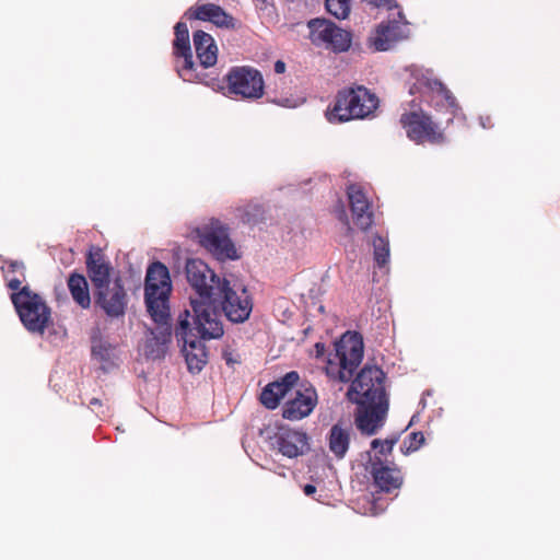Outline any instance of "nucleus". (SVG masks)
Masks as SVG:
<instances>
[{
	"mask_svg": "<svg viewBox=\"0 0 560 560\" xmlns=\"http://www.w3.org/2000/svg\"><path fill=\"white\" fill-rule=\"evenodd\" d=\"M380 100L368 88L355 85L345 88L335 96L334 103L326 109L325 116L331 124L370 119L378 108Z\"/></svg>",
	"mask_w": 560,
	"mask_h": 560,
	"instance_id": "obj_1",
	"label": "nucleus"
},
{
	"mask_svg": "<svg viewBox=\"0 0 560 560\" xmlns=\"http://www.w3.org/2000/svg\"><path fill=\"white\" fill-rule=\"evenodd\" d=\"M363 352L362 336L355 331H347L335 342V353L328 355L326 375L332 381L350 382L363 360Z\"/></svg>",
	"mask_w": 560,
	"mask_h": 560,
	"instance_id": "obj_2",
	"label": "nucleus"
},
{
	"mask_svg": "<svg viewBox=\"0 0 560 560\" xmlns=\"http://www.w3.org/2000/svg\"><path fill=\"white\" fill-rule=\"evenodd\" d=\"M172 282L167 267L161 261L152 262L147 270L144 300L148 313L154 322H163L170 316V294Z\"/></svg>",
	"mask_w": 560,
	"mask_h": 560,
	"instance_id": "obj_3",
	"label": "nucleus"
},
{
	"mask_svg": "<svg viewBox=\"0 0 560 560\" xmlns=\"http://www.w3.org/2000/svg\"><path fill=\"white\" fill-rule=\"evenodd\" d=\"M10 298L24 327L30 332L43 335L51 323V310L45 300L28 285L13 292Z\"/></svg>",
	"mask_w": 560,
	"mask_h": 560,
	"instance_id": "obj_4",
	"label": "nucleus"
},
{
	"mask_svg": "<svg viewBox=\"0 0 560 560\" xmlns=\"http://www.w3.org/2000/svg\"><path fill=\"white\" fill-rule=\"evenodd\" d=\"M347 396L355 404H371L387 399L385 373L376 365L365 364L352 380Z\"/></svg>",
	"mask_w": 560,
	"mask_h": 560,
	"instance_id": "obj_5",
	"label": "nucleus"
},
{
	"mask_svg": "<svg viewBox=\"0 0 560 560\" xmlns=\"http://www.w3.org/2000/svg\"><path fill=\"white\" fill-rule=\"evenodd\" d=\"M214 300L190 299L192 314L189 313L190 328L200 339H219L223 336V323Z\"/></svg>",
	"mask_w": 560,
	"mask_h": 560,
	"instance_id": "obj_6",
	"label": "nucleus"
},
{
	"mask_svg": "<svg viewBox=\"0 0 560 560\" xmlns=\"http://www.w3.org/2000/svg\"><path fill=\"white\" fill-rule=\"evenodd\" d=\"M213 300L221 306L225 317L234 324L246 322L253 311V300L247 289L232 287L225 278L221 288H217Z\"/></svg>",
	"mask_w": 560,
	"mask_h": 560,
	"instance_id": "obj_7",
	"label": "nucleus"
},
{
	"mask_svg": "<svg viewBox=\"0 0 560 560\" xmlns=\"http://www.w3.org/2000/svg\"><path fill=\"white\" fill-rule=\"evenodd\" d=\"M200 245L217 259H237L236 248L230 238L229 228L220 220L211 219L208 223L197 228Z\"/></svg>",
	"mask_w": 560,
	"mask_h": 560,
	"instance_id": "obj_8",
	"label": "nucleus"
},
{
	"mask_svg": "<svg viewBox=\"0 0 560 560\" xmlns=\"http://www.w3.org/2000/svg\"><path fill=\"white\" fill-rule=\"evenodd\" d=\"M175 337L183 343V352L189 372L199 373L207 363L208 352L203 339L192 332L189 322V311L185 310L178 316Z\"/></svg>",
	"mask_w": 560,
	"mask_h": 560,
	"instance_id": "obj_9",
	"label": "nucleus"
},
{
	"mask_svg": "<svg viewBox=\"0 0 560 560\" xmlns=\"http://www.w3.org/2000/svg\"><path fill=\"white\" fill-rule=\"evenodd\" d=\"M225 81L229 92L242 98L257 100L264 95L262 75L253 67H232L225 75Z\"/></svg>",
	"mask_w": 560,
	"mask_h": 560,
	"instance_id": "obj_10",
	"label": "nucleus"
},
{
	"mask_svg": "<svg viewBox=\"0 0 560 560\" xmlns=\"http://www.w3.org/2000/svg\"><path fill=\"white\" fill-rule=\"evenodd\" d=\"M400 124L409 139L417 143H442L444 135L431 117L423 112H409L400 117Z\"/></svg>",
	"mask_w": 560,
	"mask_h": 560,
	"instance_id": "obj_11",
	"label": "nucleus"
},
{
	"mask_svg": "<svg viewBox=\"0 0 560 560\" xmlns=\"http://www.w3.org/2000/svg\"><path fill=\"white\" fill-rule=\"evenodd\" d=\"M291 396L282 407V417L290 421H298L310 416L318 402V395L311 383L295 385Z\"/></svg>",
	"mask_w": 560,
	"mask_h": 560,
	"instance_id": "obj_12",
	"label": "nucleus"
},
{
	"mask_svg": "<svg viewBox=\"0 0 560 560\" xmlns=\"http://www.w3.org/2000/svg\"><path fill=\"white\" fill-rule=\"evenodd\" d=\"M186 278L198 294L197 299L213 300L217 288H221V283H223V279L218 277L214 271L200 259L187 260Z\"/></svg>",
	"mask_w": 560,
	"mask_h": 560,
	"instance_id": "obj_13",
	"label": "nucleus"
},
{
	"mask_svg": "<svg viewBox=\"0 0 560 560\" xmlns=\"http://www.w3.org/2000/svg\"><path fill=\"white\" fill-rule=\"evenodd\" d=\"M94 299L95 305L108 317L118 318L126 313L128 294L120 277H116L113 282L96 289Z\"/></svg>",
	"mask_w": 560,
	"mask_h": 560,
	"instance_id": "obj_14",
	"label": "nucleus"
},
{
	"mask_svg": "<svg viewBox=\"0 0 560 560\" xmlns=\"http://www.w3.org/2000/svg\"><path fill=\"white\" fill-rule=\"evenodd\" d=\"M175 38L173 40V55L177 59H183L182 65H177V72L185 81H194L197 79L195 73V62L192 58L189 30L185 22H177L174 27Z\"/></svg>",
	"mask_w": 560,
	"mask_h": 560,
	"instance_id": "obj_15",
	"label": "nucleus"
},
{
	"mask_svg": "<svg viewBox=\"0 0 560 560\" xmlns=\"http://www.w3.org/2000/svg\"><path fill=\"white\" fill-rule=\"evenodd\" d=\"M373 479V485L385 493L398 490L404 482L401 470L393 465L383 462L380 457L371 458L366 467Z\"/></svg>",
	"mask_w": 560,
	"mask_h": 560,
	"instance_id": "obj_16",
	"label": "nucleus"
},
{
	"mask_svg": "<svg viewBox=\"0 0 560 560\" xmlns=\"http://www.w3.org/2000/svg\"><path fill=\"white\" fill-rule=\"evenodd\" d=\"M271 445L288 458L302 456L310 450L307 434L290 428H279L271 438Z\"/></svg>",
	"mask_w": 560,
	"mask_h": 560,
	"instance_id": "obj_17",
	"label": "nucleus"
},
{
	"mask_svg": "<svg viewBox=\"0 0 560 560\" xmlns=\"http://www.w3.org/2000/svg\"><path fill=\"white\" fill-rule=\"evenodd\" d=\"M359 406L355 415V425L361 433L373 435L383 427L387 410L388 399L371 404H357Z\"/></svg>",
	"mask_w": 560,
	"mask_h": 560,
	"instance_id": "obj_18",
	"label": "nucleus"
},
{
	"mask_svg": "<svg viewBox=\"0 0 560 560\" xmlns=\"http://www.w3.org/2000/svg\"><path fill=\"white\" fill-rule=\"evenodd\" d=\"M189 20L211 22L217 27L236 30L241 23L228 13L223 8L214 3H196L185 12Z\"/></svg>",
	"mask_w": 560,
	"mask_h": 560,
	"instance_id": "obj_19",
	"label": "nucleus"
},
{
	"mask_svg": "<svg viewBox=\"0 0 560 560\" xmlns=\"http://www.w3.org/2000/svg\"><path fill=\"white\" fill-rule=\"evenodd\" d=\"M347 196L354 224L360 230L368 231L374 222V214L366 194L361 186L352 184L347 189Z\"/></svg>",
	"mask_w": 560,
	"mask_h": 560,
	"instance_id": "obj_20",
	"label": "nucleus"
},
{
	"mask_svg": "<svg viewBox=\"0 0 560 560\" xmlns=\"http://www.w3.org/2000/svg\"><path fill=\"white\" fill-rule=\"evenodd\" d=\"M299 381V373L291 371L280 380L268 384L260 394L261 404L268 409H276L279 406L280 400L292 392Z\"/></svg>",
	"mask_w": 560,
	"mask_h": 560,
	"instance_id": "obj_21",
	"label": "nucleus"
},
{
	"mask_svg": "<svg viewBox=\"0 0 560 560\" xmlns=\"http://www.w3.org/2000/svg\"><path fill=\"white\" fill-rule=\"evenodd\" d=\"M86 270L94 289L113 282L110 280L112 266L106 260L101 248H93L86 256Z\"/></svg>",
	"mask_w": 560,
	"mask_h": 560,
	"instance_id": "obj_22",
	"label": "nucleus"
},
{
	"mask_svg": "<svg viewBox=\"0 0 560 560\" xmlns=\"http://www.w3.org/2000/svg\"><path fill=\"white\" fill-rule=\"evenodd\" d=\"M168 319L170 316L163 322H155L158 327L155 330H151L152 337L147 340L144 347L147 358L156 360L165 357L172 338V328Z\"/></svg>",
	"mask_w": 560,
	"mask_h": 560,
	"instance_id": "obj_23",
	"label": "nucleus"
},
{
	"mask_svg": "<svg viewBox=\"0 0 560 560\" xmlns=\"http://www.w3.org/2000/svg\"><path fill=\"white\" fill-rule=\"evenodd\" d=\"M408 37V28L406 25L397 21L382 23L376 28L373 45L376 50L385 51L390 49L396 43Z\"/></svg>",
	"mask_w": 560,
	"mask_h": 560,
	"instance_id": "obj_24",
	"label": "nucleus"
},
{
	"mask_svg": "<svg viewBox=\"0 0 560 560\" xmlns=\"http://www.w3.org/2000/svg\"><path fill=\"white\" fill-rule=\"evenodd\" d=\"M196 56L203 68L213 67L218 61V46L213 37L205 31H196L192 34Z\"/></svg>",
	"mask_w": 560,
	"mask_h": 560,
	"instance_id": "obj_25",
	"label": "nucleus"
},
{
	"mask_svg": "<svg viewBox=\"0 0 560 560\" xmlns=\"http://www.w3.org/2000/svg\"><path fill=\"white\" fill-rule=\"evenodd\" d=\"M67 285L73 301L83 310L91 306V295L86 278L78 272L69 275Z\"/></svg>",
	"mask_w": 560,
	"mask_h": 560,
	"instance_id": "obj_26",
	"label": "nucleus"
},
{
	"mask_svg": "<svg viewBox=\"0 0 560 560\" xmlns=\"http://www.w3.org/2000/svg\"><path fill=\"white\" fill-rule=\"evenodd\" d=\"M351 429L336 423L331 427L328 434L329 451L341 459L345 457L350 445Z\"/></svg>",
	"mask_w": 560,
	"mask_h": 560,
	"instance_id": "obj_27",
	"label": "nucleus"
},
{
	"mask_svg": "<svg viewBox=\"0 0 560 560\" xmlns=\"http://www.w3.org/2000/svg\"><path fill=\"white\" fill-rule=\"evenodd\" d=\"M429 86L432 92L431 101L434 102L436 106L445 107L446 110L452 116L451 118H448V121H452L453 117H455L457 115V112L459 110L456 97L440 81H433L429 84Z\"/></svg>",
	"mask_w": 560,
	"mask_h": 560,
	"instance_id": "obj_28",
	"label": "nucleus"
},
{
	"mask_svg": "<svg viewBox=\"0 0 560 560\" xmlns=\"http://www.w3.org/2000/svg\"><path fill=\"white\" fill-rule=\"evenodd\" d=\"M311 39L315 44H328L337 25L325 19H314L308 22Z\"/></svg>",
	"mask_w": 560,
	"mask_h": 560,
	"instance_id": "obj_29",
	"label": "nucleus"
},
{
	"mask_svg": "<svg viewBox=\"0 0 560 560\" xmlns=\"http://www.w3.org/2000/svg\"><path fill=\"white\" fill-rule=\"evenodd\" d=\"M7 267L2 266V271L4 272V278L7 280V285L13 292L19 291L22 287V280L19 278H10V273L21 272L22 277H24L25 266L22 261L18 260H8L5 261Z\"/></svg>",
	"mask_w": 560,
	"mask_h": 560,
	"instance_id": "obj_30",
	"label": "nucleus"
},
{
	"mask_svg": "<svg viewBox=\"0 0 560 560\" xmlns=\"http://www.w3.org/2000/svg\"><path fill=\"white\" fill-rule=\"evenodd\" d=\"M374 260L376 265L382 268L387 265L389 260V243L388 240L382 236H375L373 240Z\"/></svg>",
	"mask_w": 560,
	"mask_h": 560,
	"instance_id": "obj_31",
	"label": "nucleus"
},
{
	"mask_svg": "<svg viewBox=\"0 0 560 560\" xmlns=\"http://www.w3.org/2000/svg\"><path fill=\"white\" fill-rule=\"evenodd\" d=\"M326 10L338 20L350 14V0H325Z\"/></svg>",
	"mask_w": 560,
	"mask_h": 560,
	"instance_id": "obj_32",
	"label": "nucleus"
},
{
	"mask_svg": "<svg viewBox=\"0 0 560 560\" xmlns=\"http://www.w3.org/2000/svg\"><path fill=\"white\" fill-rule=\"evenodd\" d=\"M331 37L327 45L335 51H346L350 47L351 35L349 32L337 26Z\"/></svg>",
	"mask_w": 560,
	"mask_h": 560,
	"instance_id": "obj_33",
	"label": "nucleus"
},
{
	"mask_svg": "<svg viewBox=\"0 0 560 560\" xmlns=\"http://www.w3.org/2000/svg\"><path fill=\"white\" fill-rule=\"evenodd\" d=\"M113 347L110 343L98 340L92 346V354L102 362H107L112 358Z\"/></svg>",
	"mask_w": 560,
	"mask_h": 560,
	"instance_id": "obj_34",
	"label": "nucleus"
},
{
	"mask_svg": "<svg viewBox=\"0 0 560 560\" xmlns=\"http://www.w3.org/2000/svg\"><path fill=\"white\" fill-rule=\"evenodd\" d=\"M398 440H399L398 435H394L386 440L375 439L372 441L371 446L374 450L380 448L378 450L380 454L387 456L388 454L392 453L393 447L398 442Z\"/></svg>",
	"mask_w": 560,
	"mask_h": 560,
	"instance_id": "obj_35",
	"label": "nucleus"
},
{
	"mask_svg": "<svg viewBox=\"0 0 560 560\" xmlns=\"http://www.w3.org/2000/svg\"><path fill=\"white\" fill-rule=\"evenodd\" d=\"M425 439L422 432H412L408 440L404 442L402 452L405 454H409L411 452L418 451L424 443Z\"/></svg>",
	"mask_w": 560,
	"mask_h": 560,
	"instance_id": "obj_36",
	"label": "nucleus"
},
{
	"mask_svg": "<svg viewBox=\"0 0 560 560\" xmlns=\"http://www.w3.org/2000/svg\"><path fill=\"white\" fill-rule=\"evenodd\" d=\"M337 217H338V219H339L342 223H345V225L347 226V231H348V233H352L353 229H352V226L350 225V222H349V220H348V215H347L346 210H345V208H343V206H342V205H340V207H339V209H338V211H337Z\"/></svg>",
	"mask_w": 560,
	"mask_h": 560,
	"instance_id": "obj_37",
	"label": "nucleus"
},
{
	"mask_svg": "<svg viewBox=\"0 0 560 560\" xmlns=\"http://www.w3.org/2000/svg\"><path fill=\"white\" fill-rule=\"evenodd\" d=\"M89 407L93 410V411H96L97 408H102L103 407V402L101 399L98 398H92L90 400V404H89Z\"/></svg>",
	"mask_w": 560,
	"mask_h": 560,
	"instance_id": "obj_38",
	"label": "nucleus"
},
{
	"mask_svg": "<svg viewBox=\"0 0 560 560\" xmlns=\"http://www.w3.org/2000/svg\"><path fill=\"white\" fill-rule=\"evenodd\" d=\"M285 71V63L281 60L276 61L275 63V72L276 73H283Z\"/></svg>",
	"mask_w": 560,
	"mask_h": 560,
	"instance_id": "obj_39",
	"label": "nucleus"
},
{
	"mask_svg": "<svg viewBox=\"0 0 560 560\" xmlns=\"http://www.w3.org/2000/svg\"><path fill=\"white\" fill-rule=\"evenodd\" d=\"M325 345L323 342L315 343L316 357H322L325 353Z\"/></svg>",
	"mask_w": 560,
	"mask_h": 560,
	"instance_id": "obj_40",
	"label": "nucleus"
},
{
	"mask_svg": "<svg viewBox=\"0 0 560 560\" xmlns=\"http://www.w3.org/2000/svg\"><path fill=\"white\" fill-rule=\"evenodd\" d=\"M303 491L306 495H312L316 492V487L314 485L307 483L304 486Z\"/></svg>",
	"mask_w": 560,
	"mask_h": 560,
	"instance_id": "obj_41",
	"label": "nucleus"
},
{
	"mask_svg": "<svg viewBox=\"0 0 560 560\" xmlns=\"http://www.w3.org/2000/svg\"><path fill=\"white\" fill-rule=\"evenodd\" d=\"M223 357H224V359H225L228 364H233L234 363V360L232 359L231 353L224 352Z\"/></svg>",
	"mask_w": 560,
	"mask_h": 560,
	"instance_id": "obj_42",
	"label": "nucleus"
},
{
	"mask_svg": "<svg viewBox=\"0 0 560 560\" xmlns=\"http://www.w3.org/2000/svg\"><path fill=\"white\" fill-rule=\"evenodd\" d=\"M96 413H97V415H100V413H101V415H104V413H105V411H104V410H102V411H96Z\"/></svg>",
	"mask_w": 560,
	"mask_h": 560,
	"instance_id": "obj_43",
	"label": "nucleus"
},
{
	"mask_svg": "<svg viewBox=\"0 0 560 560\" xmlns=\"http://www.w3.org/2000/svg\"><path fill=\"white\" fill-rule=\"evenodd\" d=\"M375 5H380V3L375 0L372 1Z\"/></svg>",
	"mask_w": 560,
	"mask_h": 560,
	"instance_id": "obj_44",
	"label": "nucleus"
}]
</instances>
